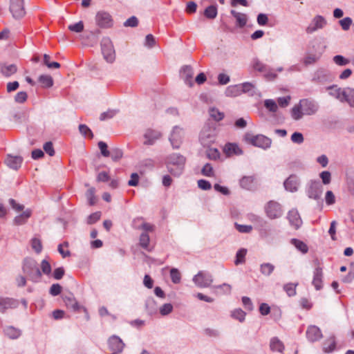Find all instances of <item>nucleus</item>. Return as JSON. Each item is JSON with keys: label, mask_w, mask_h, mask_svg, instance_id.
<instances>
[{"label": "nucleus", "mask_w": 354, "mask_h": 354, "mask_svg": "<svg viewBox=\"0 0 354 354\" xmlns=\"http://www.w3.org/2000/svg\"><path fill=\"white\" fill-rule=\"evenodd\" d=\"M186 158L180 153H174L167 156L166 165L168 171L174 176H180L184 170Z\"/></svg>", "instance_id": "f257e3e1"}, {"label": "nucleus", "mask_w": 354, "mask_h": 354, "mask_svg": "<svg viewBox=\"0 0 354 354\" xmlns=\"http://www.w3.org/2000/svg\"><path fill=\"white\" fill-rule=\"evenodd\" d=\"M23 272L28 279L37 283L41 278V272L40 271L38 265L35 260L31 258H26L23 262L22 266Z\"/></svg>", "instance_id": "f03ea898"}, {"label": "nucleus", "mask_w": 354, "mask_h": 354, "mask_svg": "<svg viewBox=\"0 0 354 354\" xmlns=\"http://www.w3.org/2000/svg\"><path fill=\"white\" fill-rule=\"evenodd\" d=\"M244 140L246 142L263 149L270 148L272 143L271 139L262 134L254 136L250 133H246L244 136Z\"/></svg>", "instance_id": "7ed1b4c3"}, {"label": "nucleus", "mask_w": 354, "mask_h": 354, "mask_svg": "<svg viewBox=\"0 0 354 354\" xmlns=\"http://www.w3.org/2000/svg\"><path fill=\"white\" fill-rule=\"evenodd\" d=\"M334 77L327 68L320 67L312 74L311 82L315 84L324 85L332 82Z\"/></svg>", "instance_id": "20e7f679"}, {"label": "nucleus", "mask_w": 354, "mask_h": 354, "mask_svg": "<svg viewBox=\"0 0 354 354\" xmlns=\"http://www.w3.org/2000/svg\"><path fill=\"white\" fill-rule=\"evenodd\" d=\"M101 51L106 62L112 64L115 60V52L110 38L103 37L100 42Z\"/></svg>", "instance_id": "39448f33"}, {"label": "nucleus", "mask_w": 354, "mask_h": 354, "mask_svg": "<svg viewBox=\"0 0 354 354\" xmlns=\"http://www.w3.org/2000/svg\"><path fill=\"white\" fill-rule=\"evenodd\" d=\"M323 189L319 181L311 180L306 186V193L309 198L318 201L321 200Z\"/></svg>", "instance_id": "423d86ee"}, {"label": "nucleus", "mask_w": 354, "mask_h": 354, "mask_svg": "<svg viewBox=\"0 0 354 354\" xmlns=\"http://www.w3.org/2000/svg\"><path fill=\"white\" fill-rule=\"evenodd\" d=\"M199 141L203 147L209 148L215 141V130L209 126H205L200 133Z\"/></svg>", "instance_id": "0eeeda50"}, {"label": "nucleus", "mask_w": 354, "mask_h": 354, "mask_svg": "<svg viewBox=\"0 0 354 354\" xmlns=\"http://www.w3.org/2000/svg\"><path fill=\"white\" fill-rule=\"evenodd\" d=\"M265 212L270 219L279 218L283 214L281 205L277 201H270L265 206Z\"/></svg>", "instance_id": "6e6552de"}, {"label": "nucleus", "mask_w": 354, "mask_h": 354, "mask_svg": "<svg viewBox=\"0 0 354 354\" xmlns=\"http://www.w3.org/2000/svg\"><path fill=\"white\" fill-rule=\"evenodd\" d=\"M95 22L101 28H110L113 26V21L111 15L106 11H99L95 15Z\"/></svg>", "instance_id": "1a4fd4ad"}, {"label": "nucleus", "mask_w": 354, "mask_h": 354, "mask_svg": "<svg viewBox=\"0 0 354 354\" xmlns=\"http://www.w3.org/2000/svg\"><path fill=\"white\" fill-rule=\"evenodd\" d=\"M193 281L199 288H207L212 283L213 277L209 272L200 271L194 277Z\"/></svg>", "instance_id": "9d476101"}, {"label": "nucleus", "mask_w": 354, "mask_h": 354, "mask_svg": "<svg viewBox=\"0 0 354 354\" xmlns=\"http://www.w3.org/2000/svg\"><path fill=\"white\" fill-rule=\"evenodd\" d=\"M300 104L302 107L304 113L307 115L315 114L319 108L317 102L310 99H303L300 100Z\"/></svg>", "instance_id": "9b49d317"}, {"label": "nucleus", "mask_w": 354, "mask_h": 354, "mask_svg": "<svg viewBox=\"0 0 354 354\" xmlns=\"http://www.w3.org/2000/svg\"><path fill=\"white\" fill-rule=\"evenodd\" d=\"M183 131L178 126H175L169 136V141L174 149H178L182 142Z\"/></svg>", "instance_id": "f8f14e48"}, {"label": "nucleus", "mask_w": 354, "mask_h": 354, "mask_svg": "<svg viewBox=\"0 0 354 354\" xmlns=\"http://www.w3.org/2000/svg\"><path fill=\"white\" fill-rule=\"evenodd\" d=\"M306 337L308 342L313 343L319 341L323 337V335L318 326L310 325L307 328Z\"/></svg>", "instance_id": "ddd939ff"}, {"label": "nucleus", "mask_w": 354, "mask_h": 354, "mask_svg": "<svg viewBox=\"0 0 354 354\" xmlns=\"http://www.w3.org/2000/svg\"><path fill=\"white\" fill-rule=\"evenodd\" d=\"M326 24V20L321 15L315 16L309 26L306 28V31L308 34H311L318 29L323 28Z\"/></svg>", "instance_id": "4468645a"}, {"label": "nucleus", "mask_w": 354, "mask_h": 354, "mask_svg": "<svg viewBox=\"0 0 354 354\" xmlns=\"http://www.w3.org/2000/svg\"><path fill=\"white\" fill-rule=\"evenodd\" d=\"M108 346L110 351L114 353H122L124 344L117 335H112L108 339Z\"/></svg>", "instance_id": "2eb2a0df"}, {"label": "nucleus", "mask_w": 354, "mask_h": 354, "mask_svg": "<svg viewBox=\"0 0 354 354\" xmlns=\"http://www.w3.org/2000/svg\"><path fill=\"white\" fill-rule=\"evenodd\" d=\"M180 77L184 80L185 83L189 86H192L194 71L191 66L185 65L183 66L180 71Z\"/></svg>", "instance_id": "dca6fc26"}, {"label": "nucleus", "mask_w": 354, "mask_h": 354, "mask_svg": "<svg viewBox=\"0 0 354 354\" xmlns=\"http://www.w3.org/2000/svg\"><path fill=\"white\" fill-rule=\"evenodd\" d=\"M299 180L297 176L290 175L283 183L284 188L286 191L295 192L298 190Z\"/></svg>", "instance_id": "f3484780"}, {"label": "nucleus", "mask_w": 354, "mask_h": 354, "mask_svg": "<svg viewBox=\"0 0 354 354\" xmlns=\"http://www.w3.org/2000/svg\"><path fill=\"white\" fill-rule=\"evenodd\" d=\"M23 158L21 156H12L10 154H8L5 160L6 165L14 170L19 169L21 166Z\"/></svg>", "instance_id": "a211bd4d"}, {"label": "nucleus", "mask_w": 354, "mask_h": 354, "mask_svg": "<svg viewBox=\"0 0 354 354\" xmlns=\"http://www.w3.org/2000/svg\"><path fill=\"white\" fill-rule=\"evenodd\" d=\"M62 298L68 308L73 310L74 312H78L81 309L82 306L78 304L71 292L64 295Z\"/></svg>", "instance_id": "6ab92c4d"}, {"label": "nucleus", "mask_w": 354, "mask_h": 354, "mask_svg": "<svg viewBox=\"0 0 354 354\" xmlns=\"http://www.w3.org/2000/svg\"><path fill=\"white\" fill-rule=\"evenodd\" d=\"M161 137V133L158 131L149 129L146 130L144 138H145V141L144 142V145H152L155 143V142L158 140Z\"/></svg>", "instance_id": "aec40b11"}, {"label": "nucleus", "mask_w": 354, "mask_h": 354, "mask_svg": "<svg viewBox=\"0 0 354 354\" xmlns=\"http://www.w3.org/2000/svg\"><path fill=\"white\" fill-rule=\"evenodd\" d=\"M18 306L16 299L9 297H0V312L4 313L9 308H15Z\"/></svg>", "instance_id": "412c9836"}, {"label": "nucleus", "mask_w": 354, "mask_h": 354, "mask_svg": "<svg viewBox=\"0 0 354 354\" xmlns=\"http://www.w3.org/2000/svg\"><path fill=\"white\" fill-rule=\"evenodd\" d=\"M323 272L322 268L317 266L313 272V285L317 290H319L323 287Z\"/></svg>", "instance_id": "4be33fe9"}, {"label": "nucleus", "mask_w": 354, "mask_h": 354, "mask_svg": "<svg viewBox=\"0 0 354 354\" xmlns=\"http://www.w3.org/2000/svg\"><path fill=\"white\" fill-rule=\"evenodd\" d=\"M10 11L15 19H21L25 15L24 3L10 5Z\"/></svg>", "instance_id": "5701e85b"}, {"label": "nucleus", "mask_w": 354, "mask_h": 354, "mask_svg": "<svg viewBox=\"0 0 354 354\" xmlns=\"http://www.w3.org/2000/svg\"><path fill=\"white\" fill-rule=\"evenodd\" d=\"M241 94L246 93L249 96H255L259 95L258 90L256 88L255 85L251 82H244L240 84Z\"/></svg>", "instance_id": "b1692460"}, {"label": "nucleus", "mask_w": 354, "mask_h": 354, "mask_svg": "<svg viewBox=\"0 0 354 354\" xmlns=\"http://www.w3.org/2000/svg\"><path fill=\"white\" fill-rule=\"evenodd\" d=\"M288 219L292 226L296 229L299 228L301 225V219L297 210L292 209L289 211L288 214Z\"/></svg>", "instance_id": "393cba45"}, {"label": "nucleus", "mask_w": 354, "mask_h": 354, "mask_svg": "<svg viewBox=\"0 0 354 354\" xmlns=\"http://www.w3.org/2000/svg\"><path fill=\"white\" fill-rule=\"evenodd\" d=\"M32 215V210L30 209H26L21 214L15 216L13 220V223L15 225H21L28 221V219Z\"/></svg>", "instance_id": "a878e982"}, {"label": "nucleus", "mask_w": 354, "mask_h": 354, "mask_svg": "<svg viewBox=\"0 0 354 354\" xmlns=\"http://www.w3.org/2000/svg\"><path fill=\"white\" fill-rule=\"evenodd\" d=\"M329 90V95L339 100L340 102H344V88L337 87V85H332L326 88Z\"/></svg>", "instance_id": "bb28decb"}, {"label": "nucleus", "mask_w": 354, "mask_h": 354, "mask_svg": "<svg viewBox=\"0 0 354 354\" xmlns=\"http://www.w3.org/2000/svg\"><path fill=\"white\" fill-rule=\"evenodd\" d=\"M3 333L6 336L12 339H17L21 335V330L20 329L11 326L5 327Z\"/></svg>", "instance_id": "cd10ccee"}, {"label": "nucleus", "mask_w": 354, "mask_h": 354, "mask_svg": "<svg viewBox=\"0 0 354 354\" xmlns=\"http://www.w3.org/2000/svg\"><path fill=\"white\" fill-rule=\"evenodd\" d=\"M224 151L227 156L241 155L243 153L242 149L236 143H227L225 145Z\"/></svg>", "instance_id": "c85d7f7f"}, {"label": "nucleus", "mask_w": 354, "mask_h": 354, "mask_svg": "<svg viewBox=\"0 0 354 354\" xmlns=\"http://www.w3.org/2000/svg\"><path fill=\"white\" fill-rule=\"evenodd\" d=\"M322 53L307 54L302 59L303 64L307 67L315 64L321 58Z\"/></svg>", "instance_id": "c756f323"}, {"label": "nucleus", "mask_w": 354, "mask_h": 354, "mask_svg": "<svg viewBox=\"0 0 354 354\" xmlns=\"http://www.w3.org/2000/svg\"><path fill=\"white\" fill-rule=\"evenodd\" d=\"M254 176H245L240 179L239 185L244 189L251 190L254 187Z\"/></svg>", "instance_id": "7c9ffc66"}, {"label": "nucleus", "mask_w": 354, "mask_h": 354, "mask_svg": "<svg viewBox=\"0 0 354 354\" xmlns=\"http://www.w3.org/2000/svg\"><path fill=\"white\" fill-rule=\"evenodd\" d=\"M344 102H346L351 107L354 108V88L346 87L344 88Z\"/></svg>", "instance_id": "2f4dec72"}, {"label": "nucleus", "mask_w": 354, "mask_h": 354, "mask_svg": "<svg viewBox=\"0 0 354 354\" xmlns=\"http://www.w3.org/2000/svg\"><path fill=\"white\" fill-rule=\"evenodd\" d=\"M336 342L334 335L327 338L323 343V351L325 353H331L335 349Z\"/></svg>", "instance_id": "473e14b6"}, {"label": "nucleus", "mask_w": 354, "mask_h": 354, "mask_svg": "<svg viewBox=\"0 0 354 354\" xmlns=\"http://www.w3.org/2000/svg\"><path fill=\"white\" fill-rule=\"evenodd\" d=\"M270 348L272 351L281 353L284 350V345L278 337H274L270 341Z\"/></svg>", "instance_id": "72a5a7b5"}, {"label": "nucleus", "mask_w": 354, "mask_h": 354, "mask_svg": "<svg viewBox=\"0 0 354 354\" xmlns=\"http://www.w3.org/2000/svg\"><path fill=\"white\" fill-rule=\"evenodd\" d=\"M225 93L227 97H236L241 95L240 84L229 86L226 88Z\"/></svg>", "instance_id": "f704fd0d"}, {"label": "nucleus", "mask_w": 354, "mask_h": 354, "mask_svg": "<svg viewBox=\"0 0 354 354\" xmlns=\"http://www.w3.org/2000/svg\"><path fill=\"white\" fill-rule=\"evenodd\" d=\"M274 266L270 263H263L260 265V272L266 276L269 277L274 270Z\"/></svg>", "instance_id": "c9c22d12"}, {"label": "nucleus", "mask_w": 354, "mask_h": 354, "mask_svg": "<svg viewBox=\"0 0 354 354\" xmlns=\"http://www.w3.org/2000/svg\"><path fill=\"white\" fill-rule=\"evenodd\" d=\"M150 238L147 233L143 232L140 236L139 243L141 248L146 250L147 251H151V248L149 246Z\"/></svg>", "instance_id": "e433bc0d"}, {"label": "nucleus", "mask_w": 354, "mask_h": 354, "mask_svg": "<svg viewBox=\"0 0 354 354\" xmlns=\"http://www.w3.org/2000/svg\"><path fill=\"white\" fill-rule=\"evenodd\" d=\"M38 81L44 88H50L53 85V79L48 75H41Z\"/></svg>", "instance_id": "4c0bfd02"}, {"label": "nucleus", "mask_w": 354, "mask_h": 354, "mask_svg": "<svg viewBox=\"0 0 354 354\" xmlns=\"http://www.w3.org/2000/svg\"><path fill=\"white\" fill-rule=\"evenodd\" d=\"M304 115L305 114L302 111V107L300 104V102L292 107L291 110V116L295 120H299L301 119Z\"/></svg>", "instance_id": "58836bf2"}, {"label": "nucleus", "mask_w": 354, "mask_h": 354, "mask_svg": "<svg viewBox=\"0 0 354 354\" xmlns=\"http://www.w3.org/2000/svg\"><path fill=\"white\" fill-rule=\"evenodd\" d=\"M17 71V68L15 64L3 65L1 67V73L6 77H10L15 74Z\"/></svg>", "instance_id": "ea45409f"}, {"label": "nucleus", "mask_w": 354, "mask_h": 354, "mask_svg": "<svg viewBox=\"0 0 354 354\" xmlns=\"http://www.w3.org/2000/svg\"><path fill=\"white\" fill-rule=\"evenodd\" d=\"M204 15L206 18L209 19H215L217 16L216 6L214 5L207 6L204 11Z\"/></svg>", "instance_id": "a19ab883"}, {"label": "nucleus", "mask_w": 354, "mask_h": 354, "mask_svg": "<svg viewBox=\"0 0 354 354\" xmlns=\"http://www.w3.org/2000/svg\"><path fill=\"white\" fill-rule=\"evenodd\" d=\"M291 243L298 250H299L300 252H301L302 253L305 254L308 252V248L307 246V245L299 240V239H292L291 240Z\"/></svg>", "instance_id": "79ce46f5"}, {"label": "nucleus", "mask_w": 354, "mask_h": 354, "mask_svg": "<svg viewBox=\"0 0 354 354\" xmlns=\"http://www.w3.org/2000/svg\"><path fill=\"white\" fill-rule=\"evenodd\" d=\"M210 117L216 121H221L224 118V113L220 111L218 109L214 107H212L209 109Z\"/></svg>", "instance_id": "37998d69"}, {"label": "nucleus", "mask_w": 354, "mask_h": 354, "mask_svg": "<svg viewBox=\"0 0 354 354\" xmlns=\"http://www.w3.org/2000/svg\"><path fill=\"white\" fill-rule=\"evenodd\" d=\"M247 253V250L241 248L238 250L236 254V259L234 261L235 265L242 264L245 262V257Z\"/></svg>", "instance_id": "c03bdc74"}, {"label": "nucleus", "mask_w": 354, "mask_h": 354, "mask_svg": "<svg viewBox=\"0 0 354 354\" xmlns=\"http://www.w3.org/2000/svg\"><path fill=\"white\" fill-rule=\"evenodd\" d=\"M79 131L80 133L84 137H88L90 139L93 138V134L90 128L86 124H80L79 125Z\"/></svg>", "instance_id": "a18cd8bd"}, {"label": "nucleus", "mask_w": 354, "mask_h": 354, "mask_svg": "<svg viewBox=\"0 0 354 354\" xmlns=\"http://www.w3.org/2000/svg\"><path fill=\"white\" fill-rule=\"evenodd\" d=\"M50 57L47 54L44 55V64L48 68H59L60 67V64L57 62H51L50 60Z\"/></svg>", "instance_id": "49530a36"}, {"label": "nucleus", "mask_w": 354, "mask_h": 354, "mask_svg": "<svg viewBox=\"0 0 354 354\" xmlns=\"http://www.w3.org/2000/svg\"><path fill=\"white\" fill-rule=\"evenodd\" d=\"M265 107L270 112L275 113L278 109V106L276 102L271 99H268L264 101Z\"/></svg>", "instance_id": "de8ad7c7"}, {"label": "nucleus", "mask_w": 354, "mask_h": 354, "mask_svg": "<svg viewBox=\"0 0 354 354\" xmlns=\"http://www.w3.org/2000/svg\"><path fill=\"white\" fill-rule=\"evenodd\" d=\"M253 68L254 70L258 71L259 72H267L268 69V66L262 63L258 59H255L253 60Z\"/></svg>", "instance_id": "09e8293b"}, {"label": "nucleus", "mask_w": 354, "mask_h": 354, "mask_svg": "<svg viewBox=\"0 0 354 354\" xmlns=\"http://www.w3.org/2000/svg\"><path fill=\"white\" fill-rule=\"evenodd\" d=\"M170 277L174 283H179L181 279V274L177 268H171L170 270Z\"/></svg>", "instance_id": "8fccbe9b"}, {"label": "nucleus", "mask_w": 354, "mask_h": 354, "mask_svg": "<svg viewBox=\"0 0 354 354\" xmlns=\"http://www.w3.org/2000/svg\"><path fill=\"white\" fill-rule=\"evenodd\" d=\"M297 284L288 283L284 285L283 290L289 297H292L296 295V287Z\"/></svg>", "instance_id": "3c124183"}, {"label": "nucleus", "mask_w": 354, "mask_h": 354, "mask_svg": "<svg viewBox=\"0 0 354 354\" xmlns=\"http://www.w3.org/2000/svg\"><path fill=\"white\" fill-rule=\"evenodd\" d=\"M245 313L241 308L235 309L232 312V317L234 319H238L239 322H243L245 320Z\"/></svg>", "instance_id": "603ef678"}, {"label": "nucleus", "mask_w": 354, "mask_h": 354, "mask_svg": "<svg viewBox=\"0 0 354 354\" xmlns=\"http://www.w3.org/2000/svg\"><path fill=\"white\" fill-rule=\"evenodd\" d=\"M206 156L210 160H216L220 157V152L216 148H209L206 151Z\"/></svg>", "instance_id": "864d4df0"}, {"label": "nucleus", "mask_w": 354, "mask_h": 354, "mask_svg": "<svg viewBox=\"0 0 354 354\" xmlns=\"http://www.w3.org/2000/svg\"><path fill=\"white\" fill-rule=\"evenodd\" d=\"M110 156L111 157V159L116 162L118 161L120 159L122 158L123 156L122 151L119 148H113L110 151Z\"/></svg>", "instance_id": "5fc2aeb1"}, {"label": "nucleus", "mask_w": 354, "mask_h": 354, "mask_svg": "<svg viewBox=\"0 0 354 354\" xmlns=\"http://www.w3.org/2000/svg\"><path fill=\"white\" fill-rule=\"evenodd\" d=\"M333 60L337 65L341 66H346L350 63L349 59L339 55L334 56Z\"/></svg>", "instance_id": "6e6d98bb"}, {"label": "nucleus", "mask_w": 354, "mask_h": 354, "mask_svg": "<svg viewBox=\"0 0 354 354\" xmlns=\"http://www.w3.org/2000/svg\"><path fill=\"white\" fill-rule=\"evenodd\" d=\"M339 23L344 30H349L351 26L353 24L352 19L348 17L339 20Z\"/></svg>", "instance_id": "4d7b16f0"}, {"label": "nucleus", "mask_w": 354, "mask_h": 354, "mask_svg": "<svg viewBox=\"0 0 354 354\" xmlns=\"http://www.w3.org/2000/svg\"><path fill=\"white\" fill-rule=\"evenodd\" d=\"M31 246L35 252L37 254L40 253L42 250V245L41 241L37 238H33L31 240Z\"/></svg>", "instance_id": "13d9d810"}, {"label": "nucleus", "mask_w": 354, "mask_h": 354, "mask_svg": "<svg viewBox=\"0 0 354 354\" xmlns=\"http://www.w3.org/2000/svg\"><path fill=\"white\" fill-rule=\"evenodd\" d=\"M319 177L322 179L324 185H328L331 182V174L328 171H323L319 174Z\"/></svg>", "instance_id": "bf43d9fd"}, {"label": "nucleus", "mask_w": 354, "mask_h": 354, "mask_svg": "<svg viewBox=\"0 0 354 354\" xmlns=\"http://www.w3.org/2000/svg\"><path fill=\"white\" fill-rule=\"evenodd\" d=\"M65 246L66 248L68 247V243L67 241L64 242L63 243H61L58 245L57 250L59 252V254L62 256L63 258H66L67 257L71 256V252L68 250H64L63 247Z\"/></svg>", "instance_id": "052dcab7"}, {"label": "nucleus", "mask_w": 354, "mask_h": 354, "mask_svg": "<svg viewBox=\"0 0 354 354\" xmlns=\"http://www.w3.org/2000/svg\"><path fill=\"white\" fill-rule=\"evenodd\" d=\"M95 188L91 187L88 189L86 193V196L90 205H93L95 203Z\"/></svg>", "instance_id": "680f3d73"}, {"label": "nucleus", "mask_w": 354, "mask_h": 354, "mask_svg": "<svg viewBox=\"0 0 354 354\" xmlns=\"http://www.w3.org/2000/svg\"><path fill=\"white\" fill-rule=\"evenodd\" d=\"M68 29L75 32H81L84 30V24L82 21L68 26Z\"/></svg>", "instance_id": "e2e57ef3"}, {"label": "nucleus", "mask_w": 354, "mask_h": 354, "mask_svg": "<svg viewBox=\"0 0 354 354\" xmlns=\"http://www.w3.org/2000/svg\"><path fill=\"white\" fill-rule=\"evenodd\" d=\"M203 176L211 177L214 176L213 167L209 163H206L201 169Z\"/></svg>", "instance_id": "0e129e2a"}, {"label": "nucleus", "mask_w": 354, "mask_h": 354, "mask_svg": "<svg viewBox=\"0 0 354 354\" xmlns=\"http://www.w3.org/2000/svg\"><path fill=\"white\" fill-rule=\"evenodd\" d=\"M98 147L100 150L101 154L104 157H109L110 156V151L108 150V146L106 143H105L103 141H100L97 144Z\"/></svg>", "instance_id": "69168bd1"}, {"label": "nucleus", "mask_w": 354, "mask_h": 354, "mask_svg": "<svg viewBox=\"0 0 354 354\" xmlns=\"http://www.w3.org/2000/svg\"><path fill=\"white\" fill-rule=\"evenodd\" d=\"M249 219L253 223H257L259 227H263L266 223V221H264L261 217L255 214L249 215Z\"/></svg>", "instance_id": "338daca9"}, {"label": "nucleus", "mask_w": 354, "mask_h": 354, "mask_svg": "<svg viewBox=\"0 0 354 354\" xmlns=\"http://www.w3.org/2000/svg\"><path fill=\"white\" fill-rule=\"evenodd\" d=\"M236 24L239 28H243L246 25L247 16L243 13H239V15L235 18Z\"/></svg>", "instance_id": "774afa93"}]
</instances>
